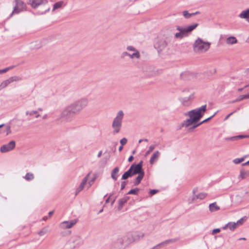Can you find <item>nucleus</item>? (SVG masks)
I'll list each match as a JSON object with an SVG mask.
<instances>
[{
  "mask_svg": "<svg viewBox=\"0 0 249 249\" xmlns=\"http://www.w3.org/2000/svg\"><path fill=\"white\" fill-rule=\"evenodd\" d=\"M143 161L141 160L138 164H136L137 166L141 169V171H143L142 169Z\"/></svg>",
  "mask_w": 249,
  "mask_h": 249,
  "instance_id": "obj_50",
  "label": "nucleus"
},
{
  "mask_svg": "<svg viewBox=\"0 0 249 249\" xmlns=\"http://www.w3.org/2000/svg\"><path fill=\"white\" fill-rule=\"evenodd\" d=\"M178 239L174 238V239H170L168 240H166L163 242H162L161 243L158 244L156 245L157 248H162L163 247H164L168 244H172L174 243H175L176 241H177Z\"/></svg>",
  "mask_w": 249,
  "mask_h": 249,
  "instance_id": "obj_16",
  "label": "nucleus"
},
{
  "mask_svg": "<svg viewBox=\"0 0 249 249\" xmlns=\"http://www.w3.org/2000/svg\"><path fill=\"white\" fill-rule=\"evenodd\" d=\"M16 147L15 141H11L9 143L4 144L0 147V151L3 153L8 152L13 150Z\"/></svg>",
  "mask_w": 249,
  "mask_h": 249,
  "instance_id": "obj_10",
  "label": "nucleus"
},
{
  "mask_svg": "<svg viewBox=\"0 0 249 249\" xmlns=\"http://www.w3.org/2000/svg\"><path fill=\"white\" fill-rule=\"evenodd\" d=\"M140 189L138 188H136L134 189H132L128 192L127 195H138V192L140 191Z\"/></svg>",
  "mask_w": 249,
  "mask_h": 249,
  "instance_id": "obj_32",
  "label": "nucleus"
},
{
  "mask_svg": "<svg viewBox=\"0 0 249 249\" xmlns=\"http://www.w3.org/2000/svg\"><path fill=\"white\" fill-rule=\"evenodd\" d=\"M129 53L127 52H124L121 55V58H124L126 56H129Z\"/></svg>",
  "mask_w": 249,
  "mask_h": 249,
  "instance_id": "obj_57",
  "label": "nucleus"
},
{
  "mask_svg": "<svg viewBox=\"0 0 249 249\" xmlns=\"http://www.w3.org/2000/svg\"><path fill=\"white\" fill-rule=\"evenodd\" d=\"M156 145H152L149 147L148 151L145 153V156L149 155L156 147Z\"/></svg>",
  "mask_w": 249,
  "mask_h": 249,
  "instance_id": "obj_43",
  "label": "nucleus"
},
{
  "mask_svg": "<svg viewBox=\"0 0 249 249\" xmlns=\"http://www.w3.org/2000/svg\"><path fill=\"white\" fill-rule=\"evenodd\" d=\"M249 177V170L242 168L240 171V174L238 176L239 179H245Z\"/></svg>",
  "mask_w": 249,
  "mask_h": 249,
  "instance_id": "obj_15",
  "label": "nucleus"
},
{
  "mask_svg": "<svg viewBox=\"0 0 249 249\" xmlns=\"http://www.w3.org/2000/svg\"><path fill=\"white\" fill-rule=\"evenodd\" d=\"M192 125H192L191 127H190L189 128V129H188L189 131H190V132H192V131H194V130L196 128V127H197L198 126H200L201 124H200V123L197 122V123H194L193 124H192Z\"/></svg>",
  "mask_w": 249,
  "mask_h": 249,
  "instance_id": "obj_35",
  "label": "nucleus"
},
{
  "mask_svg": "<svg viewBox=\"0 0 249 249\" xmlns=\"http://www.w3.org/2000/svg\"><path fill=\"white\" fill-rule=\"evenodd\" d=\"M198 26V24L197 23H194L185 28L178 26H177V30H178L179 32L176 33L175 37L176 38L181 39L184 37L187 36Z\"/></svg>",
  "mask_w": 249,
  "mask_h": 249,
  "instance_id": "obj_2",
  "label": "nucleus"
},
{
  "mask_svg": "<svg viewBox=\"0 0 249 249\" xmlns=\"http://www.w3.org/2000/svg\"><path fill=\"white\" fill-rule=\"evenodd\" d=\"M216 113H217V112H216L213 115L210 116V117L204 120L203 121H202L201 122H199L200 124L201 125L202 124H203L205 123H206V122H208L209 121H210V120H211L216 114Z\"/></svg>",
  "mask_w": 249,
  "mask_h": 249,
  "instance_id": "obj_45",
  "label": "nucleus"
},
{
  "mask_svg": "<svg viewBox=\"0 0 249 249\" xmlns=\"http://www.w3.org/2000/svg\"><path fill=\"white\" fill-rule=\"evenodd\" d=\"M194 123H196L192 118L190 117L189 119H187L186 120L184 121L182 124V126H185L186 127H188L189 126L192 125Z\"/></svg>",
  "mask_w": 249,
  "mask_h": 249,
  "instance_id": "obj_20",
  "label": "nucleus"
},
{
  "mask_svg": "<svg viewBox=\"0 0 249 249\" xmlns=\"http://www.w3.org/2000/svg\"><path fill=\"white\" fill-rule=\"evenodd\" d=\"M9 84L7 80H4L0 84V90L6 88Z\"/></svg>",
  "mask_w": 249,
  "mask_h": 249,
  "instance_id": "obj_37",
  "label": "nucleus"
},
{
  "mask_svg": "<svg viewBox=\"0 0 249 249\" xmlns=\"http://www.w3.org/2000/svg\"><path fill=\"white\" fill-rule=\"evenodd\" d=\"M168 38L166 36H158L154 43V48L160 53L168 45Z\"/></svg>",
  "mask_w": 249,
  "mask_h": 249,
  "instance_id": "obj_6",
  "label": "nucleus"
},
{
  "mask_svg": "<svg viewBox=\"0 0 249 249\" xmlns=\"http://www.w3.org/2000/svg\"><path fill=\"white\" fill-rule=\"evenodd\" d=\"M37 114V111H32L31 112H30L29 111H27L26 112V115H30L31 116H32V115H33L34 114Z\"/></svg>",
  "mask_w": 249,
  "mask_h": 249,
  "instance_id": "obj_52",
  "label": "nucleus"
},
{
  "mask_svg": "<svg viewBox=\"0 0 249 249\" xmlns=\"http://www.w3.org/2000/svg\"><path fill=\"white\" fill-rule=\"evenodd\" d=\"M64 3V1H59L57 2H55L53 5V11H54L55 10L57 9L58 8H60L62 7V5Z\"/></svg>",
  "mask_w": 249,
  "mask_h": 249,
  "instance_id": "obj_27",
  "label": "nucleus"
},
{
  "mask_svg": "<svg viewBox=\"0 0 249 249\" xmlns=\"http://www.w3.org/2000/svg\"><path fill=\"white\" fill-rule=\"evenodd\" d=\"M124 116V113L123 111L120 110L114 119L112 124V127L113 128V133L114 134L118 133L120 131Z\"/></svg>",
  "mask_w": 249,
  "mask_h": 249,
  "instance_id": "obj_4",
  "label": "nucleus"
},
{
  "mask_svg": "<svg viewBox=\"0 0 249 249\" xmlns=\"http://www.w3.org/2000/svg\"><path fill=\"white\" fill-rule=\"evenodd\" d=\"M5 131H6L7 136L10 134L11 133V126L10 125H7L6 127Z\"/></svg>",
  "mask_w": 249,
  "mask_h": 249,
  "instance_id": "obj_54",
  "label": "nucleus"
},
{
  "mask_svg": "<svg viewBox=\"0 0 249 249\" xmlns=\"http://www.w3.org/2000/svg\"><path fill=\"white\" fill-rule=\"evenodd\" d=\"M80 112L74 102L67 106L62 112L61 117L66 119L67 121H71L73 115Z\"/></svg>",
  "mask_w": 249,
  "mask_h": 249,
  "instance_id": "obj_1",
  "label": "nucleus"
},
{
  "mask_svg": "<svg viewBox=\"0 0 249 249\" xmlns=\"http://www.w3.org/2000/svg\"><path fill=\"white\" fill-rule=\"evenodd\" d=\"M199 14H200V12L199 11H196L195 13H190V16L191 17L192 16H195Z\"/></svg>",
  "mask_w": 249,
  "mask_h": 249,
  "instance_id": "obj_63",
  "label": "nucleus"
},
{
  "mask_svg": "<svg viewBox=\"0 0 249 249\" xmlns=\"http://www.w3.org/2000/svg\"><path fill=\"white\" fill-rule=\"evenodd\" d=\"M129 56L132 59L134 58H139L140 57V53L138 51H136V52H135L132 54L129 53Z\"/></svg>",
  "mask_w": 249,
  "mask_h": 249,
  "instance_id": "obj_34",
  "label": "nucleus"
},
{
  "mask_svg": "<svg viewBox=\"0 0 249 249\" xmlns=\"http://www.w3.org/2000/svg\"><path fill=\"white\" fill-rule=\"evenodd\" d=\"M128 238L127 236H124L120 237L114 242V247L117 249H122L124 248V243L126 242V239Z\"/></svg>",
  "mask_w": 249,
  "mask_h": 249,
  "instance_id": "obj_11",
  "label": "nucleus"
},
{
  "mask_svg": "<svg viewBox=\"0 0 249 249\" xmlns=\"http://www.w3.org/2000/svg\"><path fill=\"white\" fill-rule=\"evenodd\" d=\"M15 6L10 16L14 14H18L20 12L26 10V4L21 0H14Z\"/></svg>",
  "mask_w": 249,
  "mask_h": 249,
  "instance_id": "obj_9",
  "label": "nucleus"
},
{
  "mask_svg": "<svg viewBox=\"0 0 249 249\" xmlns=\"http://www.w3.org/2000/svg\"><path fill=\"white\" fill-rule=\"evenodd\" d=\"M80 112L88 104V100L86 98H82L74 102Z\"/></svg>",
  "mask_w": 249,
  "mask_h": 249,
  "instance_id": "obj_12",
  "label": "nucleus"
},
{
  "mask_svg": "<svg viewBox=\"0 0 249 249\" xmlns=\"http://www.w3.org/2000/svg\"><path fill=\"white\" fill-rule=\"evenodd\" d=\"M48 3L47 0H29V3L33 8H36L41 4H46Z\"/></svg>",
  "mask_w": 249,
  "mask_h": 249,
  "instance_id": "obj_14",
  "label": "nucleus"
},
{
  "mask_svg": "<svg viewBox=\"0 0 249 249\" xmlns=\"http://www.w3.org/2000/svg\"><path fill=\"white\" fill-rule=\"evenodd\" d=\"M15 66H10V67L6 68H5L4 69H2V70H0V74H3L4 73H5V72H7L8 71H9L10 70L12 69Z\"/></svg>",
  "mask_w": 249,
  "mask_h": 249,
  "instance_id": "obj_44",
  "label": "nucleus"
},
{
  "mask_svg": "<svg viewBox=\"0 0 249 249\" xmlns=\"http://www.w3.org/2000/svg\"><path fill=\"white\" fill-rule=\"evenodd\" d=\"M8 82H9V84H10L12 82H15V81H18L21 80V78L17 76H14L10 77L9 79H7Z\"/></svg>",
  "mask_w": 249,
  "mask_h": 249,
  "instance_id": "obj_31",
  "label": "nucleus"
},
{
  "mask_svg": "<svg viewBox=\"0 0 249 249\" xmlns=\"http://www.w3.org/2000/svg\"><path fill=\"white\" fill-rule=\"evenodd\" d=\"M206 111L207 105H205L200 107L189 111L186 115H188L196 122L197 123L202 118Z\"/></svg>",
  "mask_w": 249,
  "mask_h": 249,
  "instance_id": "obj_3",
  "label": "nucleus"
},
{
  "mask_svg": "<svg viewBox=\"0 0 249 249\" xmlns=\"http://www.w3.org/2000/svg\"><path fill=\"white\" fill-rule=\"evenodd\" d=\"M229 223L230 224L229 226V228L231 231H233L237 228L235 225V222H229Z\"/></svg>",
  "mask_w": 249,
  "mask_h": 249,
  "instance_id": "obj_40",
  "label": "nucleus"
},
{
  "mask_svg": "<svg viewBox=\"0 0 249 249\" xmlns=\"http://www.w3.org/2000/svg\"><path fill=\"white\" fill-rule=\"evenodd\" d=\"M246 220H247L246 216H244V217L241 218V219H240L239 220H238L235 223L236 227H237L238 226L242 225Z\"/></svg>",
  "mask_w": 249,
  "mask_h": 249,
  "instance_id": "obj_33",
  "label": "nucleus"
},
{
  "mask_svg": "<svg viewBox=\"0 0 249 249\" xmlns=\"http://www.w3.org/2000/svg\"><path fill=\"white\" fill-rule=\"evenodd\" d=\"M84 243L82 238L77 235L71 236L66 243L68 249H74L82 246Z\"/></svg>",
  "mask_w": 249,
  "mask_h": 249,
  "instance_id": "obj_5",
  "label": "nucleus"
},
{
  "mask_svg": "<svg viewBox=\"0 0 249 249\" xmlns=\"http://www.w3.org/2000/svg\"><path fill=\"white\" fill-rule=\"evenodd\" d=\"M119 205L118 207V209L119 211H120L123 208L124 205L126 203L125 201L124 200L123 198L120 199L118 201Z\"/></svg>",
  "mask_w": 249,
  "mask_h": 249,
  "instance_id": "obj_36",
  "label": "nucleus"
},
{
  "mask_svg": "<svg viewBox=\"0 0 249 249\" xmlns=\"http://www.w3.org/2000/svg\"><path fill=\"white\" fill-rule=\"evenodd\" d=\"M134 240H139L142 238L144 236V234L142 233H135L134 234Z\"/></svg>",
  "mask_w": 249,
  "mask_h": 249,
  "instance_id": "obj_38",
  "label": "nucleus"
},
{
  "mask_svg": "<svg viewBox=\"0 0 249 249\" xmlns=\"http://www.w3.org/2000/svg\"><path fill=\"white\" fill-rule=\"evenodd\" d=\"M141 183L140 181H139L138 180H137V179H135V181L134 182V185L135 186H137L140 183Z\"/></svg>",
  "mask_w": 249,
  "mask_h": 249,
  "instance_id": "obj_60",
  "label": "nucleus"
},
{
  "mask_svg": "<svg viewBox=\"0 0 249 249\" xmlns=\"http://www.w3.org/2000/svg\"><path fill=\"white\" fill-rule=\"evenodd\" d=\"M24 178L27 180V181H31L34 179V175L33 173H27L25 175Z\"/></svg>",
  "mask_w": 249,
  "mask_h": 249,
  "instance_id": "obj_30",
  "label": "nucleus"
},
{
  "mask_svg": "<svg viewBox=\"0 0 249 249\" xmlns=\"http://www.w3.org/2000/svg\"><path fill=\"white\" fill-rule=\"evenodd\" d=\"M127 182L125 181H124L121 182V190H123L125 188V186L127 184Z\"/></svg>",
  "mask_w": 249,
  "mask_h": 249,
  "instance_id": "obj_51",
  "label": "nucleus"
},
{
  "mask_svg": "<svg viewBox=\"0 0 249 249\" xmlns=\"http://www.w3.org/2000/svg\"><path fill=\"white\" fill-rule=\"evenodd\" d=\"M182 15L184 16V17L186 19H188V18H191L190 13H189L188 11L185 10V11H183Z\"/></svg>",
  "mask_w": 249,
  "mask_h": 249,
  "instance_id": "obj_46",
  "label": "nucleus"
},
{
  "mask_svg": "<svg viewBox=\"0 0 249 249\" xmlns=\"http://www.w3.org/2000/svg\"><path fill=\"white\" fill-rule=\"evenodd\" d=\"M207 196V194L204 193H200L197 195L195 196L192 199V202H193L196 199H203Z\"/></svg>",
  "mask_w": 249,
  "mask_h": 249,
  "instance_id": "obj_24",
  "label": "nucleus"
},
{
  "mask_svg": "<svg viewBox=\"0 0 249 249\" xmlns=\"http://www.w3.org/2000/svg\"><path fill=\"white\" fill-rule=\"evenodd\" d=\"M248 157V155H245L241 158H237L233 160V162L236 164H239L245 160V159Z\"/></svg>",
  "mask_w": 249,
  "mask_h": 249,
  "instance_id": "obj_29",
  "label": "nucleus"
},
{
  "mask_svg": "<svg viewBox=\"0 0 249 249\" xmlns=\"http://www.w3.org/2000/svg\"><path fill=\"white\" fill-rule=\"evenodd\" d=\"M134 175L131 173V171L128 169L127 171L125 172L122 176L121 179L122 180H126L128 178L133 177Z\"/></svg>",
  "mask_w": 249,
  "mask_h": 249,
  "instance_id": "obj_22",
  "label": "nucleus"
},
{
  "mask_svg": "<svg viewBox=\"0 0 249 249\" xmlns=\"http://www.w3.org/2000/svg\"><path fill=\"white\" fill-rule=\"evenodd\" d=\"M160 153L159 151H155L153 155H152L149 162L150 164L152 165L158 159L159 157H160Z\"/></svg>",
  "mask_w": 249,
  "mask_h": 249,
  "instance_id": "obj_18",
  "label": "nucleus"
},
{
  "mask_svg": "<svg viewBox=\"0 0 249 249\" xmlns=\"http://www.w3.org/2000/svg\"><path fill=\"white\" fill-rule=\"evenodd\" d=\"M126 49L129 51L136 52L137 51L133 46H128L127 47Z\"/></svg>",
  "mask_w": 249,
  "mask_h": 249,
  "instance_id": "obj_53",
  "label": "nucleus"
},
{
  "mask_svg": "<svg viewBox=\"0 0 249 249\" xmlns=\"http://www.w3.org/2000/svg\"><path fill=\"white\" fill-rule=\"evenodd\" d=\"M211 43L205 42L201 38L198 37L193 44L194 50L196 51H207L210 47Z\"/></svg>",
  "mask_w": 249,
  "mask_h": 249,
  "instance_id": "obj_7",
  "label": "nucleus"
},
{
  "mask_svg": "<svg viewBox=\"0 0 249 249\" xmlns=\"http://www.w3.org/2000/svg\"><path fill=\"white\" fill-rule=\"evenodd\" d=\"M209 210L212 212H215L220 210V207L216 205V202H213L209 205Z\"/></svg>",
  "mask_w": 249,
  "mask_h": 249,
  "instance_id": "obj_23",
  "label": "nucleus"
},
{
  "mask_svg": "<svg viewBox=\"0 0 249 249\" xmlns=\"http://www.w3.org/2000/svg\"><path fill=\"white\" fill-rule=\"evenodd\" d=\"M220 231V229H218V228L217 229H214L212 231V234H216L217 233H219Z\"/></svg>",
  "mask_w": 249,
  "mask_h": 249,
  "instance_id": "obj_58",
  "label": "nucleus"
},
{
  "mask_svg": "<svg viewBox=\"0 0 249 249\" xmlns=\"http://www.w3.org/2000/svg\"><path fill=\"white\" fill-rule=\"evenodd\" d=\"M248 98H249V93L247 94H245V95H240L237 99H236V100L233 101L232 102V103H235V102H239V101H242V100H243L244 99H248Z\"/></svg>",
  "mask_w": 249,
  "mask_h": 249,
  "instance_id": "obj_28",
  "label": "nucleus"
},
{
  "mask_svg": "<svg viewBox=\"0 0 249 249\" xmlns=\"http://www.w3.org/2000/svg\"><path fill=\"white\" fill-rule=\"evenodd\" d=\"M190 75V72H185L184 73H182L181 74H180V77L182 79H187V78H186V77L188 75Z\"/></svg>",
  "mask_w": 249,
  "mask_h": 249,
  "instance_id": "obj_48",
  "label": "nucleus"
},
{
  "mask_svg": "<svg viewBox=\"0 0 249 249\" xmlns=\"http://www.w3.org/2000/svg\"><path fill=\"white\" fill-rule=\"evenodd\" d=\"M182 93H184V95H187L188 93H190L188 97H182L179 99L183 106H187L190 105V101L194 99V92H190L189 89H186L182 90Z\"/></svg>",
  "mask_w": 249,
  "mask_h": 249,
  "instance_id": "obj_8",
  "label": "nucleus"
},
{
  "mask_svg": "<svg viewBox=\"0 0 249 249\" xmlns=\"http://www.w3.org/2000/svg\"><path fill=\"white\" fill-rule=\"evenodd\" d=\"M97 178V176L96 175H94V177L92 178V179L89 182V186H91L92 184L95 181Z\"/></svg>",
  "mask_w": 249,
  "mask_h": 249,
  "instance_id": "obj_55",
  "label": "nucleus"
},
{
  "mask_svg": "<svg viewBox=\"0 0 249 249\" xmlns=\"http://www.w3.org/2000/svg\"><path fill=\"white\" fill-rule=\"evenodd\" d=\"M129 169L131 171V173L133 174L134 176L137 175L141 173L143 171H141V169L137 166L136 164L135 163H133L130 166Z\"/></svg>",
  "mask_w": 249,
  "mask_h": 249,
  "instance_id": "obj_17",
  "label": "nucleus"
},
{
  "mask_svg": "<svg viewBox=\"0 0 249 249\" xmlns=\"http://www.w3.org/2000/svg\"><path fill=\"white\" fill-rule=\"evenodd\" d=\"M242 166H249V160L247 161L246 162L243 163L242 164Z\"/></svg>",
  "mask_w": 249,
  "mask_h": 249,
  "instance_id": "obj_64",
  "label": "nucleus"
},
{
  "mask_svg": "<svg viewBox=\"0 0 249 249\" xmlns=\"http://www.w3.org/2000/svg\"><path fill=\"white\" fill-rule=\"evenodd\" d=\"M77 219H73L71 221H65L60 223V226L62 229H66L71 228L77 222Z\"/></svg>",
  "mask_w": 249,
  "mask_h": 249,
  "instance_id": "obj_13",
  "label": "nucleus"
},
{
  "mask_svg": "<svg viewBox=\"0 0 249 249\" xmlns=\"http://www.w3.org/2000/svg\"><path fill=\"white\" fill-rule=\"evenodd\" d=\"M133 159H134V157L131 155L128 158V161L129 162H132L133 161Z\"/></svg>",
  "mask_w": 249,
  "mask_h": 249,
  "instance_id": "obj_59",
  "label": "nucleus"
},
{
  "mask_svg": "<svg viewBox=\"0 0 249 249\" xmlns=\"http://www.w3.org/2000/svg\"><path fill=\"white\" fill-rule=\"evenodd\" d=\"M138 176L136 178V179L138 180L139 181L141 182L144 176V172H142L141 173L138 174Z\"/></svg>",
  "mask_w": 249,
  "mask_h": 249,
  "instance_id": "obj_39",
  "label": "nucleus"
},
{
  "mask_svg": "<svg viewBox=\"0 0 249 249\" xmlns=\"http://www.w3.org/2000/svg\"><path fill=\"white\" fill-rule=\"evenodd\" d=\"M119 172V168L116 167L114 168L111 172V177L115 181L117 180L118 177V173Z\"/></svg>",
  "mask_w": 249,
  "mask_h": 249,
  "instance_id": "obj_19",
  "label": "nucleus"
},
{
  "mask_svg": "<svg viewBox=\"0 0 249 249\" xmlns=\"http://www.w3.org/2000/svg\"><path fill=\"white\" fill-rule=\"evenodd\" d=\"M48 232V229L47 228H43L41 230L38 232V234L39 236H42Z\"/></svg>",
  "mask_w": 249,
  "mask_h": 249,
  "instance_id": "obj_41",
  "label": "nucleus"
},
{
  "mask_svg": "<svg viewBox=\"0 0 249 249\" xmlns=\"http://www.w3.org/2000/svg\"><path fill=\"white\" fill-rule=\"evenodd\" d=\"M237 42V40L235 37L231 36L228 37L226 39V43L228 44H234Z\"/></svg>",
  "mask_w": 249,
  "mask_h": 249,
  "instance_id": "obj_25",
  "label": "nucleus"
},
{
  "mask_svg": "<svg viewBox=\"0 0 249 249\" xmlns=\"http://www.w3.org/2000/svg\"><path fill=\"white\" fill-rule=\"evenodd\" d=\"M248 137H249V135H239L231 137L230 138H228L227 139L231 140V141H236V140H238L240 139H243V138H248Z\"/></svg>",
  "mask_w": 249,
  "mask_h": 249,
  "instance_id": "obj_26",
  "label": "nucleus"
},
{
  "mask_svg": "<svg viewBox=\"0 0 249 249\" xmlns=\"http://www.w3.org/2000/svg\"><path fill=\"white\" fill-rule=\"evenodd\" d=\"M239 16L242 18L246 19L249 22V9L243 11Z\"/></svg>",
  "mask_w": 249,
  "mask_h": 249,
  "instance_id": "obj_21",
  "label": "nucleus"
},
{
  "mask_svg": "<svg viewBox=\"0 0 249 249\" xmlns=\"http://www.w3.org/2000/svg\"><path fill=\"white\" fill-rule=\"evenodd\" d=\"M127 139H126L125 138H124L120 140V143L122 146H124L127 143Z\"/></svg>",
  "mask_w": 249,
  "mask_h": 249,
  "instance_id": "obj_49",
  "label": "nucleus"
},
{
  "mask_svg": "<svg viewBox=\"0 0 249 249\" xmlns=\"http://www.w3.org/2000/svg\"><path fill=\"white\" fill-rule=\"evenodd\" d=\"M125 202H126L130 198L129 196H125L123 198H122Z\"/></svg>",
  "mask_w": 249,
  "mask_h": 249,
  "instance_id": "obj_61",
  "label": "nucleus"
},
{
  "mask_svg": "<svg viewBox=\"0 0 249 249\" xmlns=\"http://www.w3.org/2000/svg\"><path fill=\"white\" fill-rule=\"evenodd\" d=\"M91 174V172H89L84 178L82 180V181L81 183L82 184V185H85L86 184L88 180V178L90 175V174Z\"/></svg>",
  "mask_w": 249,
  "mask_h": 249,
  "instance_id": "obj_47",
  "label": "nucleus"
},
{
  "mask_svg": "<svg viewBox=\"0 0 249 249\" xmlns=\"http://www.w3.org/2000/svg\"><path fill=\"white\" fill-rule=\"evenodd\" d=\"M85 185L80 183L79 186L77 188L75 192V196H77L84 188Z\"/></svg>",
  "mask_w": 249,
  "mask_h": 249,
  "instance_id": "obj_42",
  "label": "nucleus"
},
{
  "mask_svg": "<svg viewBox=\"0 0 249 249\" xmlns=\"http://www.w3.org/2000/svg\"><path fill=\"white\" fill-rule=\"evenodd\" d=\"M50 7H48L47 8V9L44 12H42L41 14H45L47 12H49L50 11Z\"/></svg>",
  "mask_w": 249,
  "mask_h": 249,
  "instance_id": "obj_62",
  "label": "nucleus"
},
{
  "mask_svg": "<svg viewBox=\"0 0 249 249\" xmlns=\"http://www.w3.org/2000/svg\"><path fill=\"white\" fill-rule=\"evenodd\" d=\"M158 192H159L158 190H156V189L150 190V192H149V194L151 196H153V195H154L155 194H156Z\"/></svg>",
  "mask_w": 249,
  "mask_h": 249,
  "instance_id": "obj_56",
  "label": "nucleus"
}]
</instances>
